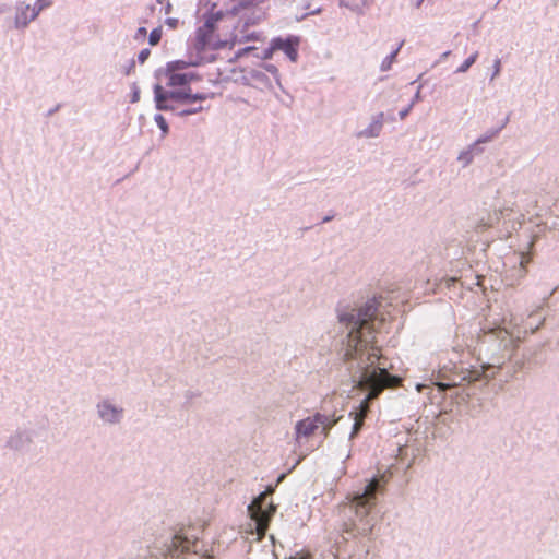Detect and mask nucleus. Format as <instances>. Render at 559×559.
<instances>
[{
    "instance_id": "f03ea898",
    "label": "nucleus",
    "mask_w": 559,
    "mask_h": 559,
    "mask_svg": "<svg viewBox=\"0 0 559 559\" xmlns=\"http://www.w3.org/2000/svg\"><path fill=\"white\" fill-rule=\"evenodd\" d=\"M236 15L222 10H215V5L204 15V23L195 32L193 47L198 53L215 51L222 48H233L240 41L234 29Z\"/></svg>"
},
{
    "instance_id": "9b49d317",
    "label": "nucleus",
    "mask_w": 559,
    "mask_h": 559,
    "mask_svg": "<svg viewBox=\"0 0 559 559\" xmlns=\"http://www.w3.org/2000/svg\"><path fill=\"white\" fill-rule=\"evenodd\" d=\"M191 546H193V543L180 535H176L173 539V547L176 550L181 549L182 552H186L190 550Z\"/></svg>"
},
{
    "instance_id": "f3484780",
    "label": "nucleus",
    "mask_w": 559,
    "mask_h": 559,
    "mask_svg": "<svg viewBox=\"0 0 559 559\" xmlns=\"http://www.w3.org/2000/svg\"><path fill=\"white\" fill-rule=\"evenodd\" d=\"M399 50H400V47H399V48H396V49H395V50H394V51H393V52H392V53H391V55H390V56H389V57L383 61V63H382V69H383V70H386V69H389V68H390V66H391V63L394 61V59H395V57H396V55H397Z\"/></svg>"
},
{
    "instance_id": "5701e85b",
    "label": "nucleus",
    "mask_w": 559,
    "mask_h": 559,
    "mask_svg": "<svg viewBox=\"0 0 559 559\" xmlns=\"http://www.w3.org/2000/svg\"><path fill=\"white\" fill-rule=\"evenodd\" d=\"M528 262H530V258H528V257H526V255H522V259H521V262H520L521 267L525 270L526 264H527Z\"/></svg>"
},
{
    "instance_id": "9d476101",
    "label": "nucleus",
    "mask_w": 559,
    "mask_h": 559,
    "mask_svg": "<svg viewBox=\"0 0 559 559\" xmlns=\"http://www.w3.org/2000/svg\"><path fill=\"white\" fill-rule=\"evenodd\" d=\"M99 414L100 417L107 421H115L119 417V412L108 404H103L99 406Z\"/></svg>"
},
{
    "instance_id": "a211bd4d",
    "label": "nucleus",
    "mask_w": 559,
    "mask_h": 559,
    "mask_svg": "<svg viewBox=\"0 0 559 559\" xmlns=\"http://www.w3.org/2000/svg\"><path fill=\"white\" fill-rule=\"evenodd\" d=\"M155 121L157 122L158 127L163 130V132L166 133L168 130V126L166 123L165 118L162 115H157L155 117Z\"/></svg>"
},
{
    "instance_id": "6e6552de",
    "label": "nucleus",
    "mask_w": 559,
    "mask_h": 559,
    "mask_svg": "<svg viewBox=\"0 0 559 559\" xmlns=\"http://www.w3.org/2000/svg\"><path fill=\"white\" fill-rule=\"evenodd\" d=\"M52 3L51 0H37L34 7L26 5V11H31L29 16H25L23 21V25H26L28 22L36 19V16L39 14V12L48 7H50Z\"/></svg>"
},
{
    "instance_id": "393cba45",
    "label": "nucleus",
    "mask_w": 559,
    "mask_h": 559,
    "mask_svg": "<svg viewBox=\"0 0 559 559\" xmlns=\"http://www.w3.org/2000/svg\"><path fill=\"white\" fill-rule=\"evenodd\" d=\"M138 32H139V34H141L143 36L146 35V28L145 27H140Z\"/></svg>"
},
{
    "instance_id": "4468645a",
    "label": "nucleus",
    "mask_w": 559,
    "mask_h": 559,
    "mask_svg": "<svg viewBox=\"0 0 559 559\" xmlns=\"http://www.w3.org/2000/svg\"><path fill=\"white\" fill-rule=\"evenodd\" d=\"M323 421L324 423H319V427H322L324 436H328L330 429L337 423V419L325 415V420Z\"/></svg>"
},
{
    "instance_id": "ddd939ff",
    "label": "nucleus",
    "mask_w": 559,
    "mask_h": 559,
    "mask_svg": "<svg viewBox=\"0 0 559 559\" xmlns=\"http://www.w3.org/2000/svg\"><path fill=\"white\" fill-rule=\"evenodd\" d=\"M478 52H474L471 57H468L459 68L457 72H466L477 60Z\"/></svg>"
},
{
    "instance_id": "bb28decb",
    "label": "nucleus",
    "mask_w": 559,
    "mask_h": 559,
    "mask_svg": "<svg viewBox=\"0 0 559 559\" xmlns=\"http://www.w3.org/2000/svg\"><path fill=\"white\" fill-rule=\"evenodd\" d=\"M136 100H138V94L135 93L133 96V102H136Z\"/></svg>"
},
{
    "instance_id": "7ed1b4c3",
    "label": "nucleus",
    "mask_w": 559,
    "mask_h": 559,
    "mask_svg": "<svg viewBox=\"0 0 559 559\" xmlns=\"http://www.w3.org/2000/svg\"><path fill=\"white\" fill-rule=\"evenodd\" d=\"M266 498L267 492H262L248 508L250 516L255 524L258 540L264 538L270 520L275 512V507L272 503H266Z\"/></svg>"
},
{
    "instance_id": "1a4fd4ad",
    "label": "nucleus",
    "mask_w": 559,
    "mask_h": 559,
    "mask_svg": "<svg viewBox=\"0 0 559 559\" xmlns=\"http://www.w3.org/2000/svg\"><path fill=\"white\" fill-rule=\"evenodd\" d=\"M193 79H194V75L192 73L171 72L170 75H169L168 85L169 86H186Z\"/></svg>"
},
{
    "instance_id": "20e7f679",
    "label": "nucleus",
    "mask_w": 559,
    "mask_h": 559,
    "mask_svg": "<svg viewBox=\"0 0 559 559\" xmlns=\"http://www.w3.org/2000/svg\"><path fill=\"white\" fill-rule=\"evenodd\" d=\"M154 96H155L156 107L162 110L168 108V106L166 104L168 98H173V99L180 100L183 103H191L194 100L203 99V97H201V96L192 97L190 94L181 93V92H171L168 94L164 91L163 86L159 84H156L154 86Z\"/></svg>"
},
{
    "instance_id": "b1692460",
    "label": "nucleus",
    "mask_w": 559,
    "mask_h": 559,
    "mask_svg": "<svg viewBox=\"0 0 559 559\" xmlns=\"http://www.w3.org/2000/svg\"><path fill=\"white\" fill-rule=\"evenodd\" d=\"M183 64H185L183 62L177 61V62L175 63V66H174V69H180V68H182V67H183Z\"/></svg>"
},
{
    "instance_id": "c85d7f7f",
    "label": "nucleus",
    "mask_w": 559,
    "mask_h": 559,
    "mask_svg": "<svg viewBox=\"0 0 559 559\" xmlns=\"http://www.w3.org/2000/svg\"><path fill=\"white\" fill-rule=\"evenodd\" d=\"M290 559H295V558H290Z\"/></svg>"
},
{
    "instance_id": "2eb2a0df",
    "label": "nucleus",
    "mask_w": 559,
    "mask_h": 559,
    "mask_svg": "<svg viewBox=\"0 0 559 559\" xmlns=\"http://www.w3.org/2000/svg\"><path fill=\"white\" fill-rule=\"evenodd\" d=\"M160 38H162V29L155 28L151 32L148 41L152 46H155L159 43Z\"/></svg>"
},
{
    "instance_id": "f257e3e1",
    "label": "nucleus",
    "mask_w": 559,
    "mask_h": 559,
    "mask_svg": "<svg viewBox=\"0 0 559 559\" xmlns=\"http://www.w3.org/2000/svg\"><path fill=\"white\" fill-rule=\"evenodd\" d=\"M376 311L373 305H367L356 314L340 317L341 321H348L349 324H353L347 337L344 360L357 361V368L360 371L357 388L368 391L358 408L349 413L354 419L352 438L362 428L365 418L370 411V402L377 399L384 389L396 388L402 381L401 378L389 373L385 366L386 359L382 356L381 348L377 346L373 321Z\"/></svg>"
},
{
    "instance_id": "a878e982",
    "label": "nucleus",
    "mask_w": 559,
    "mask_h": 559,
    "mask_svg": "<svg viewBox=\"0 0 559 559\" xmlns=\"http://www.w3.org/2000/svg\"><path fill=\"white\" fill-rule=\"evenodd\" d=\"M500 70V60H497L496 61V74L499 72Z\"/></svg>"
},
{
    "instance_id": "4be33fe9",
    "label": "nucleus",
    "mask_w": 559,
    "mask_h": 559,
    "mask_svg": "<svg viewBox=\"0 0 559 559\" xmlns=\"http://www.w3.org/2000/svg\"><path fill=\"white\" fill-rule=\"evenodd\" d=\"M201 109V107H190V109H183L181 112L183 115H191V114H195L197 111H199Z\"/></svg>"
},
{
    "instance_id": "6ab92c4d",
    "label": "nucleus",
    "mask_w": 559,
    "mask_h": 559,
    "mask_svg": "<svg viewBox=\"0 0 559 559\" xmlns=\"http://www.w3.org/2000/svg\"><path fill=\"white\" fill-rule=\"evenodd\" d=\"M237 2L240 7H249L259 2H263L264 0H234Z\"/></svg>"
},
{
    "instance_id": "dca6fc26",
    "label": "nucleus",
    "mask_w": 559,
    "mask_h": 559,
    "mask_svg": "<svg viewBox=\"0 0 559 559\" xmlns=\"http://www.w3.org/2000/svg\"><path fill=\"white\" fill-rule=\"evenodd\" d=\"M382 128V123L381 121H376L373 122L370 128L366 131L368 133V135L370 136H376L379 134L380 130Z\"/></svg>"
},
{
    "instance_id": "aec40b11",
    "label": "nucleus",
    "mask_w": 559,
    "mask_h": 559,
    "mask_svg": "<svg viewBox=\"0 0 559 559\" xmlns=\"http://www.w3.org/2000/svg\"><path fill=\"white\" fill-rule=\"evenodd\" d=\"M31 11H26V7L20 12V14L16 16V23L23 25V21L25 16H29Z\"/></svg>"
},
{
    "instance_id": "0eeeda50",
    "label": "nucleus",
    "mask_w": 559,
    "mask_h": 559,
    "mask_svg": "<svg viewBox=\"0 0 559 559\" xmlns=\"http://www.w3.org/2000/svg\"><path fill=\"white\" fill-rule=\"evenodd\" d=\"M297 46H298V40L297 39H292V38H287V39H282V38H276L272 41V49L274 50H282L284 51V53L292 60V61H296L297 58H298V50H297Z\"/></svg>"
},
{
    "instance_id": "412c9836",
    "label": "nucleus",
    "mask_w": 559,
    "mask_h": 559,
    "mask_svg": "<svg viewBox=\"0 0 559 559\" xmlns=\"http://www.w3.org/2000/svg\"><path fill=\"white\" fill-rule=\"evenodd\" d=\"M150 53H151L150 49L141 50L139 53V57H138L139 61L141 63H144L146 61V59L148 58Z\"/></svg>"
},
{
    "instance_id": "423d86ee",
    "label": "nucleus",
    "mask_w": 559,
    "mask_h": 559,
    "mask_svg": "<svg viewBox=\"0 0 559 559\" xmlns=\"http://www.w3.org/2000/svg\"><path fill=\"white\" fill-rule=\"evenodd\" d=\"M325 420V415L316 413L312 417H307L297 421L295 426L296 441L299 442L301 438L312 436L319 428V423Z\"/></svg>"
},
{
    "instance_id": "39448f33",
    "label": "nucleus",
    "mask_w": 559,
    "mask_h": 559,
    "mask_svg": "<svg viewBox=\"0 0 559 559\" xmlns=\"http://www.w3.org/2000/svg\"><path fill=\"white\" fill-rule=\"evenodd\" d=\"M379 488V480L373 478L365 488L362 493L356 495L353 498V504L356 509V512H360V509L364 510V513L367 514L370 507L373 504L374 495Z\"/></svg>"
},
{
    "instance_id": "cd10ccee",
    "label": "nucleus",
    "mask_w": 559,
    "mask_h": 559,
    "mask_svg": "<svg viewBox=\"0 0 559 559\" xmlns=\"http://www.w3.org/2000/svg\"><path fill=\"white\" fill-rule=\"evenodd\" d=\"M440 386H441L442 389H445V388H448L449 385L440 384Z\"/></svg>"
},
{
    "instance_id": "f8f14e48",
    "label": "nucleus",
    "mask_w": 559,
    "mask_h": 559,
    "mask_svg": "<svg viewBox=\"0 0 559 559\" xmlns=\"http://www.w3.org/2000/svg\"><path fill=\"white\" fill-rule=\"evenodd\" d=\"M488 368L483 366L481 369L471 370V371H468V374L466 377H464V379L467 380L468 382L478 381V380H480L483 378H486V370Z\"/></svg>"
}]
</instances>
